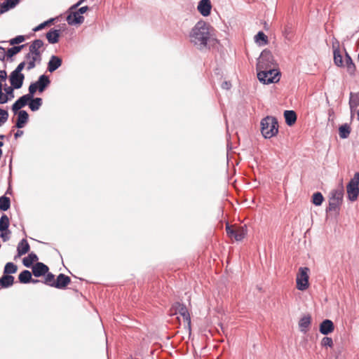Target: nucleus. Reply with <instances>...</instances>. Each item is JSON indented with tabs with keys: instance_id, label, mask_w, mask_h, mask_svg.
Here are the masks:
<instances>
[{
	"instance_id": "nucleus-14",
	"label": "nucleus",
	"mask_w": 359,
	"mask_h": 359,
	"mask_svg": "<svg viewBox=\"0 0 359 359\" xmlns=\"http://www.w3.org/2000/svg\"><path fill=\"white\" fill-rule=\"evenodd\" d=\"M48 267L42 262H36L32 266V273L35 277H40L48 272Z\"/></svg>"
},
{
	"instance_id": "nucleus-54",
	"label": "nucleus",
	"mask_w": 359,
	"mask_h": 359,
	"mask_svg": "<svg viewBox=\"0 0 359 359\" xmlns=\"http://www.w3.org/2000/svg\"><path fill=\"white\" fill-rule=\"evenodd\" d=\"M88 10V7L87 6H82L79 8L77 11L81 15H82L83 13H85Z\"/></svg>"
},
{
	"instance_id": "nucleus-10",
	"label": "nucleus",
	"mask_w": 359,
	"mask_h": 359,
	"mask_svg": "<svg viewBox=\"0 0 359 359\" xmlns=\"http://www.w3.org/2000/svg\"><path fill=\"white\" fill-rule=\"evenodd\" d=\"M69 13L66 20L69 25H80L83 22L84 18L77 11L69 9Z\"/></svg>"
},
{
	"instance_id": "nucleus-28",
	"label": "nucleus",
	"mask_w": 359,
	"mask_h": 359,
	"mask_svg": "<svg viewBox=\"0 0 359 359\" xmlns=\"http://www.w3.org/2000/svg\"><path fill=\"white\" fill-rule=\"evenodd\" d=\"M43 101L41 97L32 98L29 101V107L32 111H37L42 105Z\"/></svg>"
},
{
	"instance_id": "nucleus-17",
	"label": "nucleus",
	"mask_w": 359,
	"mask_h": 359,
	"mask_svg": "<svg viewBox=\"0 0 359 359\" xmlns=\"http://www.w3.org/2000/svg\"><path fill=\"white\" fill-rule=\"evenodd\" d=\"M62 63V60L57 55H52L48 62V70L50 72H53L57 69Z\"/></svg>"
},
{
	"instance_id": "nucleus-62",
	"label": "nucleus",
	"mask_w": 359,
	"mask_h": 359,
	"mask_svg": "<svg viewBox=\"0 0 359 359\" xmlns=\"http://www.w3.org/2000/svg\"><path fill=\"white\" fill-rule=\"evenodd\" d=\"M334 114V111L332 109L329 110V116H330L332 114Z\"/></svg>"
},
{
	"instance_id": "nucleus-26",
	"label": "nucleus",
	"mask_w": 359,
	"mask_h": 359,
	"mask_svg": "<svg viewBox=\"0 0 359 359\" xmlns=\"http://www.w3.org/2000/svg\"><path fill=\"white\" fill-rule=\"evenodd\" d=\"M311 318L310 316H305L302 317L299 322V327L302 332L306 333L311 324Z\"/></svg>"
},
{
	"instance_id": "nucleus-36",
	"label": "nucleus",
	"mask_w": 359,
	"mask_h": 359,
	"mask_svg": "<svg viewBox=\"0 0 359 359\" xmlns=\"http://www.w3.org/2000/svg\"><path fill=\"white\" fill-rule=\"evenodd\" d=\"M255 41L259 43V45H265L267 43V36L263 32H259L255 37Z\"/></svg>"
},
{
	"instance_id": "nucleus-64",
	"label": "nucleus",
	"mask_w": 359,
	"mask_h": 359,
	"mask_svg": "<svg viewBox=\"0 0 359 359\" xmlns=\"http://www.w3.org/2000/svg\"><path fill=\"white\" fill-rule=\"evenodd\" d=\"M5 137L4 135H0V140H2Z\"/></svg>"
},
{
	"instance_id": "nucleus-39",
	"label": "nucleus",
	"mask_w": 359,
	"mask_h": 359,
	"mask_svg": "<svg viewBox=\"0 0 359 359\" xmlns=\"http://www.w3.org/2000/svg\"><path fill=\"white\" fill-rule=\"evenodd\" d=\"M38 90V87L34 83H32L29 86V93L24 95L26 96L29 100H31L34 97V94Z\"/></svg>"
},
{
	"instance_id": "nucleus-8",
	"label": "nucleus",
	"mask_w": 359,
	"mask_h": 359,
	"mask_svg": "<svg viewBox=\"0 0 359 359\" xmlns=\"http://www.w3.org/2000/svg\"><path fill=\"white\" fill-rule=\"evenodd\" d=\"M274 59L271 52L269 50H264L258 59L257 69H268L272 68L273 65Z\"/></svg>"
},
{
	"instance_id": "nucleus-49",
	"label": "nucleus",
	"mask_w": 359,
	"mask_h": 359,
	"mask_svg": "<svg viewBox=\"0 0 359 359\" xmlns=\"http://www.w3.org/2000/svg\"><path fill=\"white\" fill-rule=\"evenodd\" d=\"M8 97L7 95L0 93V104H5L8 102Z\"/></svg>"
},
{
	"instance_id": "nucleus-23",
	"label": "nucleus",
	"mask_w": 359,
	"mask_h": 359,
	"mask_svg": "<svg viewBox=\"0 0 359 359\" xmlns=\"http://www.w3.org/2000/svg\"><path fill=\"white\" fill-rule=\"evenodd\" d=\"M30 249L29 245L25 238L22 239L18 245L17 251L18 256L25 255Z\"/></svg>"
},
{
	"instance_id": "nucleus-5",
	"label": "nucleus",
	"mask_w": 359,
	"mask_h": 359,
	"mask_svg": "<svg viewBox=\"0 0 359 359\" xmlns=\"http://www.w3.org/2000/svg\"><path fill=\"white\" fill-rule=\"evenodd\" d=\"M348 198L351 201L357 200L359 195V172H355L346 186Z\"/></svg>"
},
{
	"instance_id": "nucleus-41",
	"label": "nucleus",
	"mask_w": 359,
	"mask_h": 359,
	"mask_svg": "<svg viewBox=\"0 0 359 359\" xmlns=\"http://www.w3.org/2000/svg\"><path fill=\"white\" fill-rule=\"evenodd\" d=\"M54 280H55L54 275L51 273H47L43 283L50 287H53V284L55 282Z\"/></svg>"
},
{
	"instance_id": "nucleus-56",
	"label": "nucleus",
	"mask_w": 359,
	"mask_h": 359,
	"mask_svg": "<svg viewBox=\"0 0 359 359\" xmlns=\"http://www.w3.org/2000/svg\"><path fill=\"white\" fill-rule=\"evenodd\" d=\"M36 66V63L34 62L33 61H29L28 64H27V70H31L32 69H34Z\"/></svg>"
},
{
	"instance_id": "nucleus-11",
	"label": "nucleus",
	"mask_w": 359,
	"mask_h": 359,
	"mask_svg": "<svg viewBox=\"0 0 359 359\" xmlns=\"http://www.w3.org/2000/svg\"><path fill=\"white\" fill-rule=\"evenodd\" d=\"M24 79L23 74H18L13 72L11 73L9 76L10 83L15 89H19L22 87Z\"/></svg>"
},
{
	"instance_id": "nucleus-29",
	"label": "nucleus",
	"mask_w": 359,
	"mask_h": 359,
	"mask_svg": "<svg viewBox=\"0 0 359 359\" xmlns=\"http://www.w3.org/2000/svg\"><path fill=\"white\" fill-rule=\"evenodd\" d=\"M345 57H346V65L347 71L350 74L353 75L355 74V64L353 63L351 57L346 52Z\"/></svg>"
},
{
	"instance_id": "nucleus-7",
	"label": "nucleus",
	"mask_w": 359,
	"mask_h": 359,
	"mask_svg": "<svg viewBox=\"0 0 359 359\" xmlns=\"http://www.w3.org/2000/svg\"><path fill=\"white\" fill-rule=\"evenodd\" d=\"M226 231L231 238H234L237 241L243 240L246 235V226H231L228 223L226 225Z\"/></svg>"
},
{
	"instance_id": "nucleus-34",
	"label": "nucleus",
	"mask_w": 359,
	"mask_h": 359,
	"mask_svg": "<svg viewBox=\"0 0 359 359\" xmlns=\"http://www.w3.org/2000/svg\"><path fill=\"white\" fill-rule=\"evenodd\" d=\"M24 47L25 45H20L8 48L6 52L7 57H12L15 55L18 54Z\"/></svg>"
},
{
	"instance_id": "nucleus-15",
	"label": "nucleus",
	"mask_w": 359,
	"mask_h": 359,
	"mask_svg": "<svg viewBox=\"0 0 359 359\" xmlns=\"http://www.w3.org/2000/svg\"><path fill=\"white\" fill-rule=\"evenodd\" d=\"M334 329V323L332 320L326 319L324 320L320 324V332L321 334L324 335H327L332 332Z\"/></svg>"
},
{
	"instance_id": "nucleus-31",
	"label": "nucleus",
	"mask_w": 359,
	"mask_h": 359,
	"mask_svg": "<svg viewBox=\"0 0 359 359\" xmlns=\"http://www.w3.org/2000/svg\"><path fill=\"white\" fill-rule=\"evenodd\" d=\"M38 261V257L37 255L34 253L31 252L29 254V255L26 257H25L22 260V263L26 267H31L33 262Z\"/></svg>"
},
{
	"instance_id": "nucleus-12",
	"label": "nucleus",
	"mask_w": 359,
	"mask_h": 359,
	"mask_svg": "<svg viewBox=\"0 0 359 359\" xmlns=\"http://www.w3.org/2000/svg\"><path fill=\"white\" fill-rule=\"evenodd\" d=\"M212 8L210 0H201L198 2L197 9L203 16H208Z\"/></svg>"
},
{
	"instance_id": "nucleus-50",
	"label": "nucleus",
	"mask_w": 359,
	"mask_h": 359,
	"mask_svg": "<svg viewBox=\"0 0 359 359\" xmlns=\"http://www.w3.org/2000/svg\"><path fill=\"white\" fill-rule=\"evenodd\" d=\"M7 78V73L5 70H0V82L5 81Z\"/></svg>"
},
{
	"instance_id": "nucleus-33",
	"label": "nucleus",
	"mask_w": 359,
	"mask_h": 359,
	"mask_svg": "<svg viewBox=\"0 0 359 359\" xmlns=\"http://www.w3.org/2000/svg\"><path fill=\"white\" fill-rule=\"evenodd\" d=\"M18 270L17 266L13 262L6 264L4 269V274L11 275L16 273Z\"/></svg>"
},
{
	"instance_id": "nucleus-19",
	"label": "nucleus",
	"mask_w": 359,
	"mask_h": 359,
	"mask_svg": "<svg viewBox=\"0 0 359 359\" xmlns=\"http://www.w3.org/2000/svg\"><path fill=\"white\" fill-rule=\"evenodd\" d=\"M18 118L15 123V127L22 128L25 126L29 119L28 113L25 110H20L18 113Z\"/></svg>"
},
{
	"instance_id": "nucleus-1",
	"label": "nucleus",
	"mask_w": 359,
	"mask_h": 359,
	"mask_svg": "<svg viewBox=\"0 0 359 359\" xmlns=\"http://www.w3.org/2000/svg\"><path fill=\"white\" fill-rule=\"evenodd\" d=\"M210 25L205 21H198L191 29L189 40L199 50L206 48L210 38Z\"/></svg>"
},
{
	"instance_id": "nucleus-24",
	"label": "nucleus",
	"mask_w": 359,
	"mask_h": 359,
	"mask_svg": "<svg viewBox=\"0 0 359 359\" xmlns=\"http://www.w3.org/2000/svg\"><path fill=\"white\" fill-rule=\"evenodd\" d=\"M14 277L11 275L4 274L0 278V286L3 288H8L13 285Z\"/></svg>"
},
{
	"instance_id": "nucleus-37",
	"label": "nucleus",
	"mask_w": 359,
	"mask_h": 359,
	"mask_svg": "<svg viewBox=\"0 0 359 359\" xmlns=\"http://www.w3.org/2000/svg\"><path fill=\"white\" fill-rule=\"evenodd\" d=\"M324 200L323 194L320 192H316L312 197V202L315 205H320Z\"/></svg>"
},
{
	"instance_id": "nucleus-59",
	"label": "nucleus",
	"mask_w": 359,
	"mask_h": 359,
	"mask_svg": "<svg viewBox=\"0 0 359 359\" xmlns=\"http://www.w3.org/2000/svg\"><path fill=\"white\" fill-rule=\"evenodd\" d=\"M32 56V53H31L30 50H29V53L25 55V59L30 60Z\"/></svg>"
},
{
	"instance_id": "nucleus-53",
	"label": "nucleus",
	"mask_w": 359,
	"mask_h": 359,
	"mask_svg": "<svg viewBox=\"0 0 359 359\" xmlns=\"http://www.w3.org/2000/svg\"><path fill=\"white\" fill-rule=\"evenodd\" d=\"M6 57L5 48L0 46V60L4 61Z\"/></svg>"
},
{
	"instance_id": "nucleus-38",
	"label": "nucleus",
	"mask_w": 359,
	"mask_h": 359,
	"mask_svg": "<svg viewBox=\"0 0 359 359\" xmlns=\"http://www.w3.org/2000/svg\"><path fill=\"white\" fill-rule=\"evenodd\" d=\"M334 62L338 67L344 66V61L340 51L333 52Z\"/></svg>"
},
{
	"instance_id": "nucleus-51",
	"label": "nucleus",
	"mask_w": 359,
	"mask_h": 359,
	"mask_svg": "<svg viewBox=\"0 0 359 359\" xmlns=\"http://www.w3.org/2000/svg\"><path fill=\"white\" fill-rule=\"evenodd\" d=\"M86 0H79L76 4H74L69 8V10H76L81 4H82Z\"/></svg>"
},
{
	"instance_id": "nucleus-6",
	"label": "nucleus",
	"mask_w": 359,
	"mask_h": 359,
	"mask_svg": "<svg viewBox=\"0 0 359 359\" xmlns=\"http://www.w3.org/2000/svg\"><path fill=\"white\" fill-rule=\"evenodd\" d=\"M309 271L308 267H300L299 269L296 278L297 288L299 290L304 291L309 287Z\"/></svg>"
},
{
	"instance_id": "nucleus-2",
	"label": "nucleus",
	"mask_w": 359,
	"mask_h": 359,
	"mask_svg": "<svg viewBox=\"0 0 359 359\" xmlns=\"http://www.w3.org/2000/svg\"><path fill=\"white\" fill-rule=\"evenodd\" d=\"M344 187L342 184L336 189H333L330 193L329 205L326 208V212H339L340 206L343 202Z\"/></svg>"
},
{
	"instance_id": "nucleus-42",
	"label": "nucleus",
	"mask_w": 359,
	"mask_h": 359,
	"mask_svg": "<svg viewBox=\"0 0 359 359\" xmlns=\"http://www.w3.org/2000/svg\"><path fill=\"white\" fill-rule=\"evenodd\" d=\"M53 21H54L53 18H51V19H50V20H48L47 21H45V22L41 23L40 25H39L38 26L35 27L33 29V31L34 32H39V31L43 29V28H45L46 26L49 25Z\"/></svg>"
},
{
	"instance_id": "nucleus-43",
	"label": "nucleus",
	"mask_w": 359,
	"mask_h": 359,
	"mask_svg": "<svg viewBox=\"0 0 359 359\" xmlns=\"http://www.w3.org/2000/svg\"><path fill=\"white\" fill-rule=\"evenodd\" d=\"M25 36L22 35H18L15 36V38L11 39L9 41V43L12 46L15 44H19L25 41Z\"/></svg>"
},
{
	"instance_id": "nucleus-25",
	"label": "nucleus",
	"mask_w": 359,
	"mask_h": 359,
	"mask_svg": "<svg viewBox=\"0 0 359 359\" xmlns=\"http://www.w3.org/2000/svg\"><path fill=\"white\" fill-rule=\"evenodd\" d=\"M60 37V30L51 29L49 32L46 33V39H48L50 43H56L59 41Z\"/></svg>"
},
{
	"instance_id": "nucleus-61",
	"label": "nucleus",
	"mask_w": 359,
	"mask_h": 359,
	"mask_svg": "<svg viewBox=\"0 0 359 359\" xmlns=\"http://www.w3.org/2000/svg\"><path fill=\"white\" fill-rule=\"evenodd\" d=\"M351 119L352 120L354 116L353 109H352V111L351 110Z\"/></svg>"
},
{
	"instance_id": "nucleus-9",
	"label": "nucleus",
	"mask_w": 359,
	"mask_h": 359,
	"mask_svg": "<svg viewBox=\"0 0 359 359\" xmlns=\"http://www.w3.org/2000/svg\"><path fill=\"white\" fill-rule=\"evenodd\" d=\"M43 45L44 43L41 39H35L32 41L29 46V50L32 53V55L39 57V63L41 61V54L43 50H41V48H43Z\"/></svg>"
},
{
	"instance_id": "nucleus-63",
	"label": "nucleus",
	"mask_w": 359,
	"mask_h": 359,
	"mask_svg": "<svg viewBox=\"0 0 359 359\" xmlns=\"http://www.w3.org/2000/svg\"><path fill=\"white\" fill-rule=\"evenodd\" d=\"M2 87H3L2 83L0 82V93H2Z\"/></svg>"
},
{
	"instance_id": "nucleus-22",
	"label": "nucleus",
	"mask_w": 359,
	"mask_h": 359,
	"mask_svg": "<svg viewBox=\"0 0 359 359\" xmlns=\"http://www.w3.org/2000/svg\"><path fill=\"white\" fill-rule=\"evenodd\" d=\"M285 123L287 126H293L297 121V114L293 110H285L284 111Z\"/></svg>"
},
{
	"instance_id": "nucleus-45",
	"label": "nucleus",
	"mask_w": 359,
	"mask_h": 359,
	"mask_svg": "<svg viewBox=\"0 0 359 359\" xmlns=\"http://www.w3.org/2000/svg\"><path fill=\"white\" fill-rule=\"evenodd\" d=\"M0 232H1L0 237L2 238V240L4 241H7L10 239L11 231H9V229H7V230L3 231H0Z\"/></svg>"
},
{
	"instance_id": "nucleus-4",
	"label": "nucleus",
	"mask_w": 359,
	"mask_h": 359,
	"mask_svg": "<svg viewBox=\"0 0 359 359\" xmlns=\"http://www.w3.org/2000/svg\"><path fill=\"white\" fill-rule=\"evenodd\" d=\"M280 72L273 68L264 69V70L259 69L257 73L259 81L264 84L277 83L280 80Z\"/></svg>"
},
{
	"instance_id": "nucleus-44",
	"label": "nucleus",
	"mask_w": 359,
	"mask_h": 359,
	"mask_svg": "<svg viewBox=\"0 0 359 359\" xmlns=\"http://www.w3.org/2000/svg\"><path fill=\"white\" fill-rule=\"evenodd\" d=\"M322 346L332 347L333 345L332 339L328 337H324L321 341Z\"/></svg>"
},
{
	"instance_id": "nucleus-48",
	"label": "nucleus",
	"mask_w": 359,
	"mask_h": 359,
	"mask_svg": "<svg viewBox=\"0 0 359 359\" xmlns=\"http://www.w3.org/2000/svg\"><path fill=\"white\" fill-rule=\"evenodd\" d=\"M25 62H20L18 66L17 67L15 68V70H13V72H15V73H18V74H22L21 72L22 71V69L25 68Z\"/></svg>"
},
{
	"instance_id": "nucleus-18",
	"label": "nucleus",
	"mask_w": 359,
	"mask_h": 359,
	"mask_svg": "<svg viewBox=\"0 0 359 359\" xmlns=\"http://www.w3.org/2000/svg\"><path fill=\"white\" fill-rule=\"evenodd\" d=\"M29 100L25 95L20 97L12 105V110L15 114L20 111V109L26 106Z\"/></svg>"
},
{
	"instance_id": "nucleus-16",
	"label": "nucleus",
	"mask_w": 359,
	"mask_h": 359,
	"mask_svg": "<svg viewBox=\"0 0 359 359\" xmlns=\"http://www.w3.org/2000/svg\"><path fill=\"white\" fill-rule=\"evenodd\" d=\"M71 282V279L69 276L60 273L56 279V281L53 284V287L57 289H63L65 288L69 283Z\"/></svg>"
},
{
	"instance_id": "nucleus-55",
	"label": "nucleus",
	"mask_w": 359,
	"mask_h": 359,
	"mask_svg": "<svg viewBox=\"0 0 359 359\" xmlns=\"http://www.w3.org/2000/svg\"><path fill=\"white\" fill-rule=\"evenodd\" d=\"M231 86V84L229 81H224L222 84V88L223 89L229 90Z\"/></svg>"
},
{
	"instance_id": "nucleus-60",
	"label": "nucleus",
	"mask_w": 359,
	"mask_h": 359,
	"mask_svg": "<svg viewBox=\"0 0 359 359\" xmlns=\"http://www.w3.org/2000/svg\"><path fill=\"white\" fill-rule=\"evenodd\" d=\"M39 282H40L39 280H38V279H33L32 278V280H30V283H34V284L37 283H39Z\"/></svg>"
},
{
	"instance_id": "nucleus-27",
	"label": "nucleus",
	"mask_w": 359,
	"mask_h": 359,
	"mask_svg": "<svg viewBox=\"0 0 359 359\" xmlns=\"http://www.w3.org/2000/svg\"><path fill=\"white\" fill-rule=\"evenodd\" d=\"M351 133V127L349 124L344 123L339 128V135L341 139L347 138Z\"/></svg>"
},
{
	"instance_id": "nucleus-21",
	"label": "nucleus",
	"mask_w": 359,
	"mask_h": 359,
	"mask_svg": "<svg viewBox=\"0 0 359 359\" xmlns=\"http://www.w3.org/2000/svg\"><path fill=\"white\" fill-rule=\"evenodd\" d=\"M20 2V0H5L1 4L0 13H4L15 8Z\"/></svg>"
},
{
	"instance_id": "nucleus-3",
	"label": "nucleus",
	"mask_w": 359,
	"mask_h": 359,
	"mask_svg": "<svg viewBox=\"0 0 359 359\" xmlns=\"http://www.w3.org/2000/svg\"><path fill=\"white\" fill-rule=\"evenodd\" d=\"M261 132L265 138H271L278 132L277 119L273 116H266L261 121Z\"/></svg>"
},
{
	"instance_id": "nucleus-46",
	"label": "nucleus",
	"mask_w": 359,
	"mask_h": 359,
	"mask_svg": "<svg viewBox=\"0 0 359 359\" xmlns=\"http://www.w3.org/2000/svg\"><path fill=\"white\" fill-rule=\"evenodd\" d=\"M332 49H333V52H337V51H340V43H339V41L334 37H333L332 39Z\"/></svg>"
},
{
	"instance_id": "nucleus-35",
	"label": "nucleus",
	"mask_w": 359,
	"mask_h": 359,
	"mask_svg": "<svg viewBox=\"0 0 359 359\" xmlns=\"http://www.w3.org/2000/svg\"><path fill=\"white\" fill-rule=\"evenodd\" d=\"M9 219L7 215H3L0 218V231L8 229Z\"/></svg>"
},
{
	"instance_id": "nucleus-40",
	"label": "nucleus",
	"mask_w": 359,
	"mask_h": 359,
	"mask_svg": "<svg viewBox=\"0 0 359 359\" xmlns=\"http://www.w3.org/2000/svg\"><path fill=\"white\" fill-rule=\"evenodd\" d=\"M8 116L7 110L0 109V126H3L8 121Z\"/></svg>"
},
{
	"instance_id": "nucleus-13",
	"label": "nucleus",
	"mask_w": 359,
	"mask_h": 359,
	"mask_svg": "<svg viewBox=\"0 0 359 359\" xmlns=\"http://www.w3.org/2000/svg\"><path fill=\"white\" fill-rule=\"evenodd\" d=\"M177 310L178 311L180 317L183 319L184 323H186L189 329H190L191 318L187 307L184 305L178 303Z\"/></svg>"
},
{
	"instance_id": "nucleus-52",
	"label": "nucleus",
	"mask_w": 359,
	"mask_h": 359,
	"mask_svg": "<svg viewBox=\"0 0 359 359\" xmlns=\"http://www.w3.org/2000/svg\"><path fill=\"white\" fill-rule=\"evenodd\" d=\"M13 88H14L13 86L8 87V88H5V91L6 92V94L9 95L11 97H14Z\"/></svg>"
},
{
	"instance_id": "nucleus-57",
	"label": "nucleus",
	"mask_w": 359,
	"mask_h": 359,
	"mask_svg": "<svg viewBox=\"0 0 359 359\" xmlns=\"http://www.w3.org/2000/svg\"><path fill=\"white\" fill-rule=\"evenodd\" d=\"M23 135V131L18 130L17 132L14 134V137L15 139H18V137H21Z\"/></svg>"
},
{
	"instance_id": "nucleus-58",
	"label": "nucleus",
	"mask_w": 359,
	"mask_h": 359,
	"mask_svg": "<svg viewBox=\"0 0 359 359\" xmlns=\"http://www.w3.org/2000/svg\"><path fill=\"white\" fill-rule=\"evenodd\" d=\"M30 61H33L34 62H38L39 63V57H36V56H34L32 55L31 57V59L29 60Z\"/></svg>"
},
{
	"instance_id": "nucleus-30",
	"label": "nucleus",
	"mask_w": 359,
	"mask_h": 359,
	"mask_svg": "<svg viewBox=\"0 0 359 359\" xmlns=\"http://www.w3.org/2000/svg\"><path fill=\"white\" fill-rule=\"evenodd\" d=\"M18 279L21 283H29L32 280V273L28 270H24L19 274Z\"/></svg>"
},
{
	"instance_id": "nucleus-20",
	"label": "nucleus",
	"mask_w": 359,
	"mask_h": 359,
	"mask_svg": "<svg viewBox=\"0 0 359 359\" xmlns=\"http://www.w3.org/2000/svg\"><path fill=\"white\" fill-rule=\"evenodd\" d=\"M50 81L48 76L43 74L41 75L38 80L34 83L38 87V90L42 93L45 90L46 88L50 84Z\"/></svg>"
},
{
	"instance_id": "nucleus-47",
	"label": "nucleus",
	"mask_w": 359,
	"mask_h": 359,
	"mask_svg": "<svg viewBox=\"0 0 359 359\" xmlns=\"http://www.w3.org/2000/svg\"><path fill=\"white\" fill-rule=\"evenodd\" d=\"M359 104V100L358 98H353L351 97L349 100V105L351 110L352 111V109L356 107Z\"/></svg>"
},
{
	"instance_id": "nucleus-32",
	"label": "nucleus",
	"mask_w": 359,
	"mask_h": 359,
	"mask_svg": "<svg viewBox=\"0 0 359 359\" xmlns=\"http://www.w3.org/2000/svg\"><path fill=\"white\" fill-rule=\"evenodd\" d=\"M11 206V200L8 197L6 196H2L0 197V210L3 211H6L10 208Z\"/></svg>"
}]
</instances>
